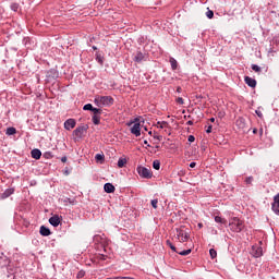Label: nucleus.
I'll return each instance as SVG.
<instances>
[{"label": "nucleus", "mask_w": 279, "mask_h": 279, "mask_svg": "<svg viewBox=\"0 0 279 279\" xmlns=\"http://www.w3.org/2000/svg\"><path fill=\"white\" fill-rule=\"evenodd\" d=\"M94 104L100 109L110 108V106L114 105V98L112 96H96Z\"/></svg>", "instance_id": "obj_1"}, {"label": "nucleus", "mask_w": 279, "mask_h": 279, "mask_svg": "<svg viewBox=\"0 0 279 279\" xmlns=\"http://www.w3.org/2000/svg\"><path fill=\"white\" fill-rule=\"evenodd\" d=\"M175 239L179 240V243H186L191 236V230L186 227H180L177 229Z\"/></svg>", "instance_id": "obj_2"}, {"label": "nucleus", "mask_w": 279, "mask_h": 279, "mask_svg": "<svg viewBox=\"0 0 279 279\" xmlns=\"http://www.w3.org/2000/svg\"><path fill=\"white\" fill-rule=\"evenodd\" d=\"M126 125L131 128V134L136 137L141 136V120L138 118H135L134 121L128 122Z\"/></svg>", "instance_id": "obj_3"}, {"label": "nucleus", "mask_w": 279, "mask_h": 279, "mask_svg": "<svg viewBox=\"0 0 279 279\" xmlns=\"http://www.w3.org/2000/svg\"><path fill=\"white\" fill-rule=\"evenodd\" d=\"M229 228L232 232H242L245 225H243L242 220L238 217H234L229 222Z\"/></svg>", "instance_id": "obj_4"}, {"label": "nucleus", "mask_w": 279, "mask_h": 279, "mask_svg": "<svg viewBox=\"0 0 279 279\" xmlns=\"http://www.w3.org/2000/svg\"><path fill=\"white\" fill-rule=\"evenodd\" d=\"M137 173L141 178H144L146 180H150V178L154 175L151 173V169L143 167V166H138L137 167Z\"/></svg>", "instance_id": "obj_5"}, {"label": "nucleus", "mask_w": 279, "mask_h": 279, "mask_svg": "<svg viewBox=\"0 0 279 279\" xmlns=\"http://www.w3.org/2000/svg\"><path fill=\"white\" fill-rule=\"evenodd\" d=\"M101 114H104V109L101 108L94 109L92 114V121L94 125H99V123H101Z\"/></svg>", "instance_id": "obj_6"}, {"label": "nucleus", "mask_w": 279, "mask_h": 279, "mask_svg": "<svg viewBox=\"0 0 279 279\" xmlns=\"http://www.w3.org/2000/svg\"><path fill=\"white\" fill-rule=\"evenodd\" d=\"M87 131L88 125H81L73 131V134L74 136H76V138H82V136H84V134H86Z\"/></svg>", "instance_id": "obj_7"}, {"label": "nucleus", "mask_w": 279, "mask_h": 279, "mask_svg": "<svg viewBox=\"0 0 279 279\" xmlns=\"http://www.w3.org/2000/svg\"><path fill=\"white\" fill-rule=\"evenodd\" d=\"M49 225L53 226V228H58L60 226V216L54 215L49 218Z\"/></svg>", "instance_id": "obj_8"}, {"label": "nucleus", "mask_w": 279, "mask_h": 279, "mask_svg": "<svg viewBox=\"0 0 279 279\" xmlns=\"http://www.w3.org/2000/svg\"><path fill=\"white\" fill-rule=\"evenodd\" d=\"M252 253H253V256L255 258H260V256H263V247H260V246H253L252 247Z\"/></svg>", "instance_id": "obj_9"}, {"label": "nucleus", "mask_w": 279, "mask_h": 279, "mask_svg": "<svg viewBox=\"0 0 279 279\" xmlns=\"http://www.w3.org/2000/svg\"><path fill=\"white\" fill-rule=\"evenodd\" d=\"M272 210L276 215H279V194L274 197Z\"/></svg>", "instance_id": "obj_10"}, {"label": "nucleus", "mask_w": 279, "mask_h": 279, "mask_svg": "<svg viewBox=\"0 0 279 279\" xmlns=\"http://www.w3.org/2000/svg\"><path fill=\"white\" fill-rule=\"evenodd\" d=\"M244 81H245V84H247V86H250L251 88H256V80L250 76H245Z\"/></svg>", "instance_id": "obj_11"}, {"label": "nucleus", "mask_w": 279, "mask_h": 279, "mask_svg": "<svg viewBox=\"0 0 279 279\" xmlns=\"http://www.w3.org/2000/svg\"><path fill=\"white\" fill-rule=\"evenodd\" d=\"M31 156L35 160H40V156H43V153L40 151V149L35 148V149L32 150Z\"/></svg>", "instance_id": "obj_12"}, {"label": "nucleus", "mask_w": 279, "mask_h": 279, "mask_svg": "<svg viewBox=\"0 0 279 279\" xmlns=\"http://www.w3.org/2000/svg\"><path fill=\"white\" fill-rule=\"evenodd\" d=\"M64 128L66 130H73V128H75V120L74 119H68L65 122H64Z\"/></svg>", "instance_id": "obj_13"}, {"label": "nucleus", "mask_w": 279, "mask_h": 279, "mask_svg": "<svg viewBox=\"0 0 279 279\" xmlns=\"http://www.w3.org/2000/svg\"><path fill=\"white\" fill-rule=\"evenodd\" d=\"M39 233L41 234V236H49L51 235V230H49V228L41 226L39 229Z\"/></svg>", "instance_id": "obj_14"}, {"label": "nucleus", "mask_w": 279, "mask_h": 279, "mask_svg": "<svg viewBox=\"0 0 279 279\" xmlns=\"http://www.w3.org/2000/svg\"><path fill=\"white\" fill-rule=\"evenodd\" d=\"M14 193V189H7L2 194H1V199H8L10 195Z\"/></svg>", "instance_id": "obj_15"}, {"label": "nucleus", "mask_w": 279, "mask_h": 279, "mask_svg": "<svg viewBox=\"0 0 279 279\" xmlns=\"http://www.w3.org/2000/svg\"><path fill=\"white\" fill-rule=\"evenodd\" d=\"M104 189L105 193H114V185L112 183H106Z\"/></svg>", "instance_id": "obj_16"}, {"label": "nucleus", "mask_w": 279, "mask_h": 279, "mask_svg": "<svg viewBox=\"0 0 279 279\" xmlns=\"http://www.w3.org/2000/svg\"><path fill=\"white\" fill-rule=\"evenodd\" d=\"M143 60H145V54H143V52H137L134 57V61L142 62Z\"/></svg>", "instance_id": "obj_17"}, {"label": "nucleus", "mask_w": 279, "mask_h": 279, "mask_svg": "<svg viewBox=\"0 0 279 279\" xmlns=\"http://www.w3.org/2000/svg\"><path fill=\"white\" fill-rule=\"evenodd\" d=\"M125 165H128V159H125V158H120V159L118 160V167H119L120 169H123V167H125Z\"/></svg>", "instance_id": "obj_18"}, {"label": "nucleus", "mask_w": 279, "mask_h": 279, "mask_svg": "<svg viewBox=\"0 0 279 279\" xmlns=\"http://www.w3.org/2000/svg\"><path fill=\"white\" fill-rule=\"evenodd\" d=\"M170 64L172 71H175V69H178V61L173 57L170 58Z\"/></svg>", "instance_id": "obj_19"}, {"label": "nucleus", "mask_w": 279, "mask_h": 279, "mask_svg": "<svg viewBox=\"0 0 279 279\" xmlns=\"http://www.w3.org/2000/svg\"><path fill=\"white\" fill-rule=\"evenodd\" d=\"M16 134V129L14 126L8 128L7 129V135L8 136H14Z\"/></svg>", "instance_id": "obj_20"}, {"label": "nucleus", "mask_w": 279, "mask_h": 279, "mask_svg": "<svg viewBox=\"0 0 279 279\" xmlns=\"http://www.w3.org/2000/svg\"><path fill=\"white\" fill-rule=\"evenodd\" d=\"M157 128H160V130H165V128H169V123L166 121L157 122Z\"/></svg>", "instance_id": "obj_21"}, {"label": "nucleus", "mask_w": 279, "mask_h": 279, "mask_svg": "<svg viewBox=\"0 0 279 279\" xmlns=\"http://www.w3.org/2000/svg\"><path fill=\"white\" fill-rule=\"evenodd\" d=\"M166 245H168V247H170V250H172V252H177L178 253V248L175 247V245H173V243H171L170 240L166 241Z\"/></svg>", "instance_id": "obj_22"}, {"label": "nucleus", "mask_w": 279, "mask_h": 279, "mask_svg": "<svg viewBox=\"0 0 279 279\" xmlns=\"http://www.w3.org/2000/svg\"><path fill=\"white\" fill-rule=\"evenodd\" d=\"M215 221H216V223H223L225 226H226V223H228V220H226L219 216L215 217Z\"/></svg>", "instance_id": "obj_23"}, {"label": "nucleus", "mask_w": 279, "mask_h": 279, "mask_svg": "<svg viewBox=\"0 0 279 279\" xmlns=\"http://www.w3.org/2000/svg\"><path fill=\"white\" fill-rule=\"evenodd\" d=\"M177 254H180V256H189V254H191V248L185 251H177Z\"/></svg>", "instance_id": "obj_24"}, {"label": "nucleus", "mask_w": 279, "mask_h": 279, "mask_svg": "<svg viewBox=\"0 0 279 279\" xmlns=\"http://www.w3.org/2000/svg\"><path fill=\"white\" fill-rule=\"evenodd\" d=\"M153 168L156 170V171H160V160H155L153 162Z\"/></svg>", "instance_id": "obj_25"}, {"label": "nucleus", "mask_w": 279, "mask_h": 279, "mask_svg": "<svg viewBox=\"0 0 279 279\" xmlns=\"http://www.w3.org/2000/svg\"><path fill=\"white\" fill-rule=\"evenodd\" d=\"M97 108L93 107L90 104H87L83 107V110H90L92 112H95Z\"/></svg>", "instance_id": "obj_26"}, {"label": "nucleus", "mask_w": 279, "mask_h": 279, "mask_svg": "<svg viewBox=\"0 0 279 279\" xmlns=\"http://www.w3.org/2000/svg\"><path fill=\"white\" fill-rule=\"evenodd\" d=\"M251 69H252L253 71H255V73H260V71H262L260 66H258V65H256V64H252V65H251Z\"/></svg>", "instance_id": "obj_27"}, {"label": "nucleus", "mask_w": 279, "mask_h": 279, "mask_svg": "<svg viewBox=\"0 0 279 279\" xmlns=\"http://www.w3.org/2000/svg\"><path fill=\"white\" fill-rule=\"evenodd\" d=\"M209 254L213 259L217 258V251L215 248H210Z\"/></svg>", "instance_id": "obj_28"}, {"label": "nucleus", "mask_w": 279, "mask_h": 279, "mask_svg": "<svg viewBox=\"0 0 279 279\" xmlns=\"http://www.w3.org/2000/svg\"><path fill=\"white\" fill-rule=\"evenodd\" d=\"M96 60L99 62V64H104V57H101V54L97 53Z\"/></svg>", "instance_id": "obj_29"}, {"label": "nucleus", "mask_w": 279, "mask_h": 279, "mask_svg": "<svg viewBox=\"0 0 279 279\" xmlns=\"http://www.w3.org/2000/svg\"><path fill=\"white\" fill-rule=\"evenodd\" d=\"M206 16H207V19H213L215 16V12H213L211 10H208L206 12Z\"/></svg>", "instance_id": "obj_30"}, {"label": "nucleus", "mask_w": 279, "mask_h": 279, "mask_svg": "<svg viewBox=\"0 0 279 279\" xmlns=\"http://www.w3.org/2000/svg\"><path fill=\"white\" fill-rule=\"evenodd\" d=\"M11 10H13V12H19V4L17 3L11 4Z\"/></svg>", "instance_id": "obj_31"}, {"label": "nucleus", "mask_w": 279, "mask_h": 279, "mask_svg": "<svg viewBox=\"0 0 279 279\" xmlns=\"http://www.w3.org/2000/svg\"><path fill=\"white\" fill-rule=\"evenodd\" d=\"M150 204H151L153 208H155V210H156V208H158V199H153L150 202Z\"/></svg>", "instance_id": "obj_32"}, {"label": "nucleus", "mask_w": 279, "mask_h": 279, "mask_svg": "<svg viewBox=\"0 0 279 279\" xmlns=\"http://www.w3.org/2000/svg\"><path fill=\"white\" fill-rule=\"evenodd\" d=\"M236 125H239L240 128H243L245 125V123H243V119L236 120Z\"/></svg>", "instance_id": "obj_33"}, {"label": "nucleus", "mask_w": 279, "mask_h": 279, "mask_svg": "<svg viewBox=\"0 0 279 279\" xmlns=\"http://www.w3.org/2000/svg\"><path fill=\"white\" fill-rule=\"evenodd\" d=\"M153 138H156L157 141H162V135L154 133Z\"/></svg>", "instance_id": "obj_34"}, {"label": "nucleus", "mask_w": 279, "mask_h": 279, "mask_svg": "<svg viewBox=\"0 0 279 279\" xmlns=\"http://www.w3.org/2000/svg\"><path fill=\"white\" fill-rule=\"evenodd\" d=\"M177 104L184 105V99L182 97L177 98Z\"/></svg>", "instance_id": "obj_35"}, {"label": "nucleus", "mask_w": 279, "mask_h": 279, "mask_svg": "<svg viewBox=\"0 0 279 279\" xmlns=\"http://www.w3.org/2000/svg\"><path fill=\"white\" fill-rule=\"evenodd\" d=\"M187 141H189V143H195V136L190 135V136L187 137Z\"/></svg>", "instance_id": "obj_36"}, {"label": "nucleus", "mask_w": 279, "mask_h": 279, "mask_svg": "<svg viewBox=\"0 0 279 279\" xmlns=\"http://www.w3.org/2000/svg\"><path fill=\"white\" fill-rule=\"evenodd\" d=\"M253 180H254V178L248 177V178H246L245 182H246V184H252Z\"/></svg>", "instance_id": "obj_37"}, {"label": "nucleus", "mask_w": 279, "mask_h": 279, "mask_svg": "<svg viewBox=\"0 0 279 279\" xmlns=\"http://www.w3.org/2000/svg\"><path fill=\"white\" fill-rule=\"evenodd\" d=\"M96 160H104V155L97 154L96 155Z\"/></svg>", "instance_id": "obj_38"}, {"label": "nucleus", "mask_w": 279, "mask_h": 279, "mask_svg": "<svg viewBox=\"0 0 279 279\" xmlns=\"http://www.w3.org/2000/svg\"><path fill=\"white\" fill-rule=\"evenodd\" d=\"M210 132H213V125H209V126L207 128V130H206V133H207V134H210Z\"/></svg>", "instance_id": "obj_39"}, {"label": "nucleus", "mask_w": 279, "mask_h": 279, "mask_svg": "<svg viewBox=\"0 0 279 279\" xmlns=\"http://www.w3.org/2000/svg\"><path fill=\"white\" fill-rule=\"evenodd\" d=\"M190 167H191V169H195V167H197V163L196 162H191Z\"/></svg>", "instance_id": "obj_40"}, {"label": "nucleus", "mask_w": 279, "mask_h": 279, "mask_svg": "<svg viewBox=\"0 0 279 279\" xmlns=\"http://www.w3.org/2000/svg\"><path fill=\"white\" fill-rule=\"evenodd\" d=\"M77 278H84V271H80V272L77 274Z\"/></svg>", "instance_id": "obj_41"}, {"label": "nucleus", "mask_w": 279, "mask_h": 279, "mask_svg": "<svg viewBox=\"0 0 279 279\" xmlns=\"http://www.w3.org/2000/svg\"><path fill=\"white\" fill-rule=\"evenodd\" d=\"M116 279H134L132 277H116Z\"/></svg>", "instance_id": "obj_42"}, {"label": "nucleus", "mask_w": 279, "mask_h": 279, "mask_svg": "<svg viewBox=\"0 0 279 279\" xmlns=\"http://www.w3.org/2000/svg\"><path fill=\"white\" fill-rule=\"evenodd\" d=\"M66 160H68L66 156L61 158V162H66Z\"/></svg>", "instance_id": "obj_43"}, {"label": "nucleus", "mask_w": 279, "mask_h": 279, "mask_svg": "<svg viewBox=\"0 0 279 279\" xmlns=\"http://www.w3.org/2000/svg\"><path fill=\"white\" fill-rule=\"evenodd\" d=\"M177 93H182V87L177 88Z\"/></svg>", "instance_id": "obj_44"}, {"label": "nucleus", "mask_w": 279, "mask_h": 279, "mask_svg": "<svg viewBox=\"0 0 279 279\" xmlns=\"http://www.w3.org/2000/svg\"><path fill=\"white\" fill-rule=\"evenodd\" d=\"M187 125H193V121L192 120L187 121Z\"/></svg>", "instance_id": "obj_45"}, {"label": "nucleus", "mask_w": 279, "mask_h": 279, "mask_svg": "<svg viewBox=\"0 0 279 279\" xmlns=\"http://www.w3.org/2000/svg\"><path fill=\"white\" fill-rule=\"evenodd\" d=\"M144 145H147V147H150L147 141H144Z\"/></svg>", "instance_id": "obj_46"}, {"label": "nucleus", "mask_w": 279, "mask_h": 279, "mask_svg": "<svg viewBox=\"0 0 279 279\" xmlns=\"http://www.w3.org/2000/svg\"><path fill=\"white\" fill-rule=\"evenodd\" d=\"M209 121H210L211 123H215V118H210Z\"/></svg>", "instance_id": "obj_47"}, {"label": "nucleus", "mask_w": 279, "mask_h": 279, "mask_svg": "<svg viewBox=\"0 0 279 279\" xmlns=\"http://www.w3.org/2000/svg\"><path fill=\"white\" fill-rule=\"evenodd\" d=\"M101 260H106V257L102 255Z\"/></svg>", "instance_id": "obj_48"}, {"label": "nucleus", "mask_w": 279, "mask_h": 279, "mask_svg": "<svg viewBox=\"0 0 279 279\" xmlns=\"http://www.w3.org/2000/svg\"><path fill=\"white\" fill-rule=\"evenodd\" d=\"M253 133L256 134V129H254Z\"/></svg>", "instance_id": "obj_49"}, {"label": "nucleus", "mask_w": 279, "mask_h": 279, "mask_svg": "<svg viewBox=\"0 0 279 279\" xmlns=\"http://www.w3.org/2000/svg\"><path fill=\"white\" fill-rule=\"evenodd\" d=\"M65 175H69V171H65Z\"/></svg>", "instance_id": "obj_50"}, {"label": "nucleus", "mask_w": 279, "mask_h": 279, "mask_svg": "<svg viewBox=\"0 0 279 279\" xmlns=\"http://www.w3.org/2000/svg\"><path fill=\"white\" fill-rule=\"evenodd\" d=\"M148 134L151 136V131H149Z\"/></svg>", "instance_id": "obj_51"}, {"label": "nucleus", "mask_w": 279, "mask_h": 279, "mask_svg": "<svg viewBox=\"0 0 279 279\" xmlns=\"http://www.w3.org/2000/svg\"><path fill=\"white\" fill-rule=\"evenodd\" d=\"M198 227L202 228V223H198Z\"/></svg>", "instance_id": "obj_52"}, {"label": "nucleus", "mask_w": 279, "mask_h": 279, "mask_svg": "<svg viewBox=\"0 0 279 279\" xmlns=\"http://www.w3.org/2000/svg\"><path fill=\"white\" fill-rule=\"evenodd\" d=\"M93 49H97V47L94 46Z\"/></svg>", "instance_id": "obj_53"}]
</instances>
